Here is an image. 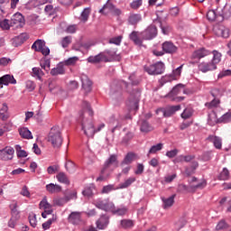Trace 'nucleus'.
<instances>
[{
  "label": "nucleus",
  "mask_w": 231,
  "mask_h": 231,
  "mask_svg": "<svg viewBox=\"0 0 231 231\" xmlns=\"http://www.w3.org/2000/svg\"><path fill=\"white\" fill-rule=\"evenodd\" d=\"M65 168L67 169L68 172H73L75 171V162L68 161L65 164Z\"/></svg>",
  "instance_id": "obj_63"
},
{
  "label": "nucleus",
  "mask_w": 231,
  "mask_h": 231,
  "mask_svg": "<svg viewBox=\"0 0 231 231\" xmlns=\"http://www.w3.org/2000/svg\"><path fill=\"white\" fill-rule=\"evenodd\" d=\"M9 208L11 210L12 217L15 219H19V217H21V216H19V210H17V202L10 204Z\"/></svg>",
  "instance_id": "obj_32"
},
{
  "label": "nucleus",
  "mask_w": 231,
  "mask_h": 231,
  "mask_svg": "<svg viewBox=\"0 0 231 231\" xmlns=\"http://www.w3.org/2000/svg\"><path fill=\"white\" fill-rule=\"evenodd\" d=\"M68 221L71 225H82V223H84L82 221V213L79 211L71 212L68 217Z\"/></svg>",
  "instance_id": "obj_12"
},
{
  "label": "nucleus",
  "mask_w": 231,
  "mask_h": 231,
  "mask_svg": "<svg viewBox=\"0 0 231 231\" xmlns=\"http://www.w3.org/2000/svg\"><path fill=\"white\" fill-rule=\"evenodd\" d=\"M142 32H138L136 31H134L130 33L129 39L132 41L136 46H142V43L143 41L142 40Z\"/></svg>",
  "instance_id": "obj_20"
},
{
  "label": "nucleus",
  "mask_w": 231,
  "mask_h": 231,
  "mask_svg": "<svg viewBox=\"0 0 231 231\" xmlns=\"http://www.w3.org/2000/svg\"><path fill=\"white\" fill-rule=\"evenodd\" d=\"M220 103L221 101L215 97L212 101L206 103L205 106L208 109H214V107H217Z\"/></svg>",
  "instance_id": "obj_48"
},
{
  "label": "nucleus",
  "mask_w": 231,
  "mask_h": 231,
  "mask_svg": "<svg viewBox=\"0 0 231 231\" xmlns=\"http://www.w3.org/2000/svg\"><path fill=\"white\" fill-rule=\"evenodd\" d=\"M199 165L198 162H191L190 167L185 169V174H187V176H191V174H194V171L198 169Z\"/></svg>",
  "instance_id": "obj_37"
},
{
  "label": "nucleus",
  "mask_w": 231,
  "mask_h": 231,
  "mask_svg": "<svg viewBox=\"0 0 231 231\" xmlns=\"http://www.w3.org/2000/svg\"><path fill=\"white\" fill-rule=\"evenodd\" d=\"M116 155H111L108 160L106 161L105 165H104V169L107 170V168L110 165H113V163H116Z\"/></svg>",
  "instance_id": "obj_49"
},
{
  "label": "nucleus",
  "mask_w": 231,
  "mask_h": 231,
  "mask_svg": "<svg viewBox=\"0 0 231 231\" xmlns=\"http://www.w3.org/2000/svg\"><path fill=\"white\" fill-rule=\"evenodd\" d=\"M180 116L184 120H188V118H190V116H192V109L185 108Z\"/></svg>",
  "instance_id": "obj_56"
},
{
  "label": "nucleus",
  "mask_w": 231,
  "mask_h": 231,
  "mask_svg": "<svg viewBox=\"0 0 231 231\" xmlns=\"http://www.w3.org/2000/svg\"><path fill=\"white\" fill-rule=\"evenodd\" d=\"M199 71L201 73H208V71H214L217 69V66H215L212 61H202L198 66Z\"/></svg>",
  "instance_id": "obj_11"
},
{
  "label": "nucleus",
  "mask_w": 231,
  "mask_h": 231,
  "mask_svg": "<svg viewBox=\"0 0 231 231\" xmlns=\"http://www.w3.org/2000/svg\"><path fill=\"white\" fill-rule=\"evenodd\" d=\"M68 203V199L66 197H58L53 199V205L55 207H64Z\"/></svg>",
  "instance_id": "obj_36"
},
{
  "label": "nucleus",
  "mask_w": 231,
  "mask_h": 231,
  "mask_svg": "<svg viewBox=\"0 0 231 231\" xmlns=\"http://www.w3.org/2000/svg\"><path fill=\"white\" fill-rule=\"evenodd\" d=\"M46 190L50 194H58L59 192H62V187L58 184L50 183L46 185Z\"/></svg>",
  "instance_id": "obj_23"
},
{
  "label": "nucleus",
  "mask_w": 231,
  "mask_h": 231,
  "mask_svg": "<svg viewBox=\"0 0 231 231\" xmlns=\"http://www.w3.org/2000/svg\"><path fill=\"white\" fill-rule=\"evenodd\" d=\"M140 131L141 133H151V131H152V126L149 122L142 120L140 121Z\"/></svg>",
  "instance_id": "obj_28"
},
{
  "label": "nucleus",
  "mask_w": 231,
  "mask_h": 231,
  "mask_svg": "<svg viewBox=\"0 0 231 231\" xmlns=\"http://www.w3.org/2000/svg\"><path fill=\"white\" fill-rule=\"evenodd\" d=\"M47 142L51 145V147H53V149H60V147H62V142H64V139L62 138L60 127L53 126L51 128L47 136Z\"/></svg>",
  "instance_id": "obj_1"
},
{
  "label": "nucleus",
  "mask_w": 231,
  "mask_h": 231,
  "mask_svg": "<svg viewBox=\"0 0 231 231\" xmlns=\"http://www.w3.org/2000/svg\"><path fill=\"white\" fill-rule=\"evenodd\" d=\"M113 10H115V5L107 1L106 4L104 5L103 8L99 10V14H103V15H107L108 14H113Z\"/></svg>",
  "instance_id": "obj_21"
},
{
  "label": "nucleus",
  "mask_w": 231,
  "mask_h": 231,
  "mask_svg": "<svg viewBox=\"0 0 231 231\" xmlns=\"http://www.w3.org/2000/svg\"><path fill=\"white\" fill-rule=\"evenodd\" d=\"M19 134L22 138H24L25 140H32V138H33V136L32 135V132L26 127L20 128Z\"/></svg>",
  "instance_id": "obj_29"
},
{
  "label": "nucleus",
  "mask_w": 231,
  "mask_h": 231,
  "mask_svg": "<svg viewBox=\"0 0 231 231\" xmlns=\"http://www.w3.org/2000/svg\"><path fill=\"white\" fill-rule=\"evenodd\" d=\"M109 44H116V46H120V44H122V36L111 38L109 40Z\"/></svg>",
  "instance_id": "obj_61"
},
{
  "label": "nucleus",
  "mask_w": 231,
  "mask_h": 231,
  "mask_svg": "<svg viewBox=\"0 0 231 231\" xmlns=\"http://www.w3.org/2000/svg\"><path fill=\"white\" fill-rule=\"evenodd\" d=\"M158 35V29L155 25H149L143 32H141L143 41H152Z\"/></svg>",
  "instance_id": "obj_7"
},
{
  "label": "nucleus",
  "mask_w": 231,
  "mask_h": 231,
  "mask_svg": "<svg viewBox=\"0 0 231 231\" xmlns=\"http://www.w3.org/2000/svg\"><path fill=\"white\" fill-rule=\"evenodd\" d=\"M112 190H115V185L108 184V185L103 187L101 193L102 194H109V192H112Z\"/></svg>",
  "instance_id": "obj_58"
},
{
  "label": "nucleus",
  "mask_w": 231,
  "mask_h": 231,
  "mask_svg": "<svg viewBox=\"0 0 231 231\" xmlns=\"http://www.w3.org/2000/svg\"><path fill=\"white\" fill-rule=\"evenodd\" d=\"M172 80H175L173 78H172V75L171 74H169V75H165L163 76L160 80V84L161 86H163V84H167V82H172Z\"/></svg>",
  "instance_id": "obj_50"
},
{
  "label": "nucleus",
  "mask_w": 231,
  "mask_h": 231,
  "mask_svg": "<svg viewBox=\"0 0 231 231\" xmlns=\"http://www.w3.org/2000/svg\"><path fill=\"white\" fill-rule=\"evenodd\" d=\"M65 197L68 202L71 201V199H77V190L68 189L65 193Z\"/></svg>",
  "instance_id": "obj_46"
},
{
  "label": "nucleus",
  "mask_w": 231,
  "mask_h": 231,
  "mask_svg": "<svg viewBox=\"0 0 231 231\" xmlns=\"http://www.w3.org/2000/svg\"><path fill=\"white\" fill-rule=\"evenodd\" d=\"M228 224L225 220H221L216 226V230H226L228 228Z\"/></svg>",
  "instance_id": "obj_59"
},
{
  "label": "nucleus",
  "mask_w": 231,
  "mask_h": 231,
  "mask_svg": "<svg viewBox=\"0 0 231 231\" xmlns=\"http://www.w3.org/2000/svg\"><path fill=\"white\" fill-rule=\"evenodd\" d=\"M0 118L2 120H7L8 118V105L6 103H4L0 108Z\"/></svg>",
  "instance_id": "obj_39"
},
{
  "label": "nucleus",
  "mask_w": 231,
  "mask_h": 231,
  "mask_svg": "<svg viewBox=\"0 0 231 231\" xmlns=\"http://www.w3.org/2000/svg\"><path fill=\"white\" fill-rule=\"evenodd\" d=\"M116 57V50H106L96 56L88 58V62H111Z\"/></svg>",
  "instance_id": "obj_2"
},
{
  "label": "nucleus",
  "mask_w": 231,
  "mask_h": 231,
  "mask_svg": "<svg viewBox=\"0 0 231 231\" xmlns=\"http://www.w3.org/2000/svg\"><path fill=\"white\" fill-rule=\"evenodd\" d=\"M25 23L24 16L21 13L14 14L11 18V26H16V28H23Z\"/></svg>",
  "instance_id": "obj_10"
},
{
  "label": "nucleus",
  "mask_w": 231,
  "mask_h": 231,
  "mask_svg": "<svg viewBox=\"0 0 231 231\" xmlns=\"http://www.w3.org/2000/svg\"><path fill=\"white\" fill-rule=\"evenodd\" d=\"M231 122V112L224 114L221 117L217 118V115L215 111H212L208 115V124L214 125V124H228Z\"/></svg>",
  "instance_id": "obj_4"
},
{
  "label": "nucleus",
  "mask_w": 231,
  "mask_h": 231,
  "mask_svg": "<svg viewBox=\"0 0 231 231\" xmlns=\"http://www.w3.org/2000/svg\"><path fill=\"white\" fill-rule=\"evenodd\" d=\"M162 149H163V143H162L152 145L148 152V156L149 154H156V152L162 151Z\"/></svg>",
  "instance_id": "obj_43"
},
{
  "label": "nucleus",
  "mask_w": 231,
  "mask_h": 231,
  "mask_svg": "<svg viewBox=\"0 0 231 231\" xmlns=\"http://www.w3.org/2000/svg\"><path fill=\"white\" fill-rule=\"evenodd\" d=\"M207 141L213 143L215 149L221 150L223 147V139L221 137L211 134L207 137Z\"/></svg>",
  "instance_id": "obj_16"
},
{
  "label": "nucleus",
  "mask_w": 231,
  "mask_h": 231,
  "mask_svg": "<svg viewBox=\"0 0 231 231\" xmlns=\"http://www.w3.org/2000/svg\"><path fill=\"white\" fill-rule=\"evenodd\" d=\"M58 181L60 183H64L65 185H69V179H68V176L64 172H60L56 176Z\"/></svg>",
  "instance_id": "obj_40"
},
{
  "label": "nucleus",
  "mask_w": 231,
  "mask_h": 231,
  "mask_svg": "<svg viewBox=\"0 0 231 231\" xmlns=\"http://www.w3.org/2000/svg\"><path fill=\"white\" fill-rule=\"evenodd\" d=\"M9 84H17V80L14 76L6 74L0 78V86H8Z\"/></svg>",
  "instance_id": "obj_19"
},
{
  "label": "nucleus",
  "mask_w": 231,
  "mask_h": 231,
  "mask_svg": "<svg viewBox=\"0 0 231 231\" xmlns=\"http://www.w3.org/2000/svg\"><path fill=\"white\" fill-rule=\"evenodd\" d=\"M29 222L31 226L35 228V226H37V216L35 214L29 215Z\"/></svg>",
  "instance_id": "obj_60"
},
{
  "label": "nucleus",
  "mask_w": 231,
  "mask_h": 231,
  "mask_svg": "<svg viewBox=\"0 0 231 231\" xmlns=\"http://www.w3.org/2000/svg\"><path fill=\"white\" fill-rule=\"evenodd\" d=\"M208 55H210V51L205 49V48H200L197 51H195L192 53V59H205V57H208Z\"/></svg>",
  "instance_id": "obj_18"
},
{
  "label": "nucleus",
  "mask_w": 231,
  "mask_h": 231,
  "mask_svg": "<svg viewBox=\"0 0 231 231\" xmlns=\"http://www.w3.org/2000/svg\"><path fill=\"white\" fill-rule=\"evenodd\" d=\"M207 17L208 21H219L217 20V14L215 10H209L207 14Z\"/></svg>",
  "instance_id": "obj_53"
},
{
  "label": "nucleus",
  "mask_w": 231,
  "mask_h": 231,
  "mask_svg": "<svg viewBox=\"0 0 231 231\" xmlns=\"http://www.w3.org/2000/svg\"><path fill=\"white\" fill-rule=\"evenodd\" d=\"M218 180L221 181H226V180H230V171L226 168H223L222 171L218 176Z\"/></svg>",
  "instance_id": "obj_42"
},
{
  "label": "nucleus",
  "mask_w": 231,
  "mask_h": 231,
  "mask_svg": "<svg viewBox=\"0 0 231 231\" xmlns=\"http://www.w3.org/2000/svg\"><path fill=\"white\" fill-rule=\"evenodd\" d=\"M162 48L164 53H176L178 51V47L171 42H164Z\"/></svg>",
  "instance_id": "obj_17"
},
{
  "label": "nucleus",
  "mask_w": 231,
  "mask_h": 231,
  "mask_svg": "<svg viewBox=\"0 0 231 231\" xmlns=\"http://www.w3.org/2000/svg\"><path fill=\"white\" fill-rule=\"evenodd\" d=\"M15 149L18 158H26V156H28L26 151L21 150V145L16 144Z\"/></svg>",
  "instance_id": "obj_51"
},
{
  "label": "nucleus",
  "mask_w": 231,
  "mask_h": 231,
  "mask_svg": "<svg viewBox=\"0 0 231 231\" xmlns=\"http://www.w3.org/2000/svg\"><path fill=\"white\" fill-rule=\"evenodd\" d=\"M112 214L116 216H125L127 214V208H116V206H114V209L112 210Z\"/></svg>",
  "instance_id": "obj_38"
},
{
  "label": "nucleus",
  "mask_w": 231,
  "mask_h": 231,
  "mask_svg": "<svg viewBox=\"0 0 231 231\" xmlns=\"http://www.w3.org/2000/svg\"><path fill=\"white\" fill-rule=\"evenodd\" d=\"M98 230H106L109 226V216L102 214L96 222Z\"/></svg>",
  "instance_id": "obj_14"
},
{
  "label": "nucleus",
  "mask_w": 231,
  "mask_h": 231,
  "mask_svg": "<svg viewBox=\"0 0 231 231\" xmlns=\"http://www.w3.org/2000/svg\"><path fill=\"white\" fill-rule=\"evenodd\" d=\"M25 41H28V34L22 33L14 39L13 44L15 47L21 46V44H23L25 42Z\"/></svg>",
  "instance_id": "obj_26"
},
{
  "label": "nucleus",
  "mask_w": 231,
  "mask_h": 231,
  "mask_svg": "<svg viewBox=\"0 0 231 231\" xmlns=\"http://www.w3.org/2000/svg\"><path fill=\"white\" fill-rule=\"evenodd\" d=\"M95 194H97V187L95 184H90L88 189V196H95Z\"/></svg>",
  "instance_id": "obj_64"
},
{
  "label": "nucleus",
  "mask_w": 231,
  "mask_h": 231,
  "mask_svg": "<svg viewBox=\"0 0 231 231\" xmlns=\"http://www.w3.org/2000/svg\"><path fill=\"white\" fill-rule=\"evenodd\" d=\"M57 220V217H52V218H50L48 221L44 222L42 224V228L43 230H48L50 229V227L51 226L53 221H56Z\"/></svg>",
  "instance_id": "obj_57"
},
{
  "label": "nucleus",
  "mask_w": 231,
  "mask_h": 231,
  "mask_svg": "<svg viewBox=\"0 0 231 231\" xmlns=\"http://www.w3.org/2000/svg\"><path fill=\"white\" fill-rule=\"evenodd\" d=\"M180 93H187L183 85H177L175 86L172 90L170 92V97H174L176 95H180Z\"/></svg>",
  "instance_id": "obj_30"
},
{
  "label": "nucleus",
  "mask_w": 231,
  "mask_h": 231,
  "mask_svg": "<svg viewBox=\"0 0 231 231\" xmlns=\"http://www.w3.org/2000/svg\"><path fill=\"white\" fill-rule=\"evenodd\" d=\"M180 109H181V106L180 105L168 106L166 108H158L156 110V115H162L164 118H169V116H172V115L177 111H180Z\"/></svg>",
  "instance_id": "obj_8"
},
{
  "label": "nucleus",
  "mask_w": 231,
  "mask_h": 231,
  "mask_svg": "<svg viewBox=\"0 0 231 231\" xmlns=\"http://www.w3.org/2000/svg\"><path fill=\"white\" fill-rule=\"evenodd\" d=\"M213 32L217 37H223L224 39H228L230 37V30L223 25L215 26Z\"/></svg>",
  "instance_id": "obj_13"
},
{
  "label": "nucleus",
  "mask_w": 231,
  "mask_h": 231,
  "mask_svg": "<svg viewBox=\"0 0 231 231\" xmlns=\"http://www.w3.org/2000/svg\"><path fill=\"white\" fill-rule=\"evenodd\" d=\"M134 160H138V155L134 152H128L124 161L122 162L121 165H131Z\"/></svg>",
  "instance_id": "obj_22"
},
{
  "label": "nucleus",
  "mask_w": 231,
  "mask_h": 231,
  "mask_svg": "<svg viewBox=\"0 0 231 231\" xmlns=\"http://www.w3.org/2000/svg\"><path fill=\"white\" fill-rule=\"evenodd\" d=\"M70 43H71V36L63 37L60 42L62 48H68V46H69Z\"/></svg>",
  "instance_id": "obj_55"
},
{
  "label": "nucleus",
  "mask_w": 231,
  "mask_h": 231,
  "mask_svg": "<svg viewBox=\"0 0 231 231\" xmlns=\"http://www.w3.org/2000/svg\"><path fill=\"white\" fill-rule=\"evenodd\" d=\"M93 205L99 210H104V212H111L112 214L113 210H115V203L109 199H97L93 201Z\"/></svg>",
  "instance_id": "obj_3"
},
{
  "label": "nucleus",
  "mask_w": 231,
  "mask_h": 231,
  "mask_svg": "<svg viewBox=\"0 0 231 231\" xmlns=\"http://www.w3.org/2000/svg\"><path fill=\"white\" fill-rule=\"evenodd\" d=\"M77 60H79L78 57H72V58H69L67 60H65L64 62H61L63 64V66H74V64L77 63Z\"/></svg>",
  "instance_id": "obj_54"
},
{
  "label": "nucleus",
  "mask_w": 231,
  "mask_h": 231,
  "mask_svg": "<svg viewBox=\"0 0 231 231\" xmlns=\"http://www.w3.org/2000/svg\"><path fill=\"white\" fill-rule=\"evenodd\" d=\"M46 45V42L42 40H37L32 45V49L35 50V51H41V50Z\"/></svg>",
  "instance_id": "obj_41"
},
{
  "label": "nucleus",
  "mask_w": 231,
  "mask_h": 231,
  "mask_svg": "<svg viewBox=\"0 0 231 231\" xmlns=\"http://www.w3.org/2000/svg\"><path fill=\"white\" fill-rule=\"evenodd\" d=\"M222 17L229 19L231 17V5L226 4L222 9Z\"/></svg>",
  "instance_id": "obj_45"
},
{
  "label": "nucleus",
  "mask_w": 231,
  "mask_h": 231,
  "mask_svg": "<svg viewBox=\"0 0 231 231\" xmlns=\"http://www.w3.org/2000/svg\"><path fill=\"white\" fill-rule=\"evenodd\" d=\"M140 97H142V92H140L138 89H134L126 103V106L130 111H138Z\"/></svg>",
  "instance_id": "obj_5"
},
{
  "label": "nucleus",
  "mask_w": 231,
  "mask_h": 231,
  "mask_svg": "<svg viewBox=\"0 0 231 231\" xmlns=\"http://www.w3.org/2000/svg\"><path fill=\"white\" fill-rule=\"evenodd\" d=\"M212 54H213V58L211 60V63L214 64L215 66H217L221 62L222 54L217 51H213Z\"/></svg>",
  "instance_id": "obj_34"
},
{
  "label": "nucleus",
  "mask_w": 231,
  "mask_h": 231,
  "mask_svg": "<svg viewBox=\"0 0 231 231\" xmlns=\"http://www.w3.org/2000/svg\"><path fill=\"white\" fill-rule=\"evenodd\" d=\"M144 70L148 75H162L165 71V64L162 61H158L154 64L144 66Z\"/></svg>",
  "instance_id": "obj_6"
},
{
  "label": "nucleus",
  "mask_w": 231,
  "mask_h": 231,
  "mask_svg": "<svg viewBox=\"0 0 231 231\" xmlns=\"http://www.w3.org/2000/svg\"><path fill=\"white\" fill-rule=\"evenodd\" d=\"M134 181H136V178L130 177L127 180H125L124 182L119 184V189H128V187H131L133 183H134Z\"/></svg>",
  "instance_id": "obj_35"
},
{
  "label": "nucleus",
  "mask_w": 231,
  "mask_h": 231,
  "mask_svg": "<svg viewBox=\"0 0 231 231\" xmlns=\"http://www.w3.org/2000/svg\"><path fill=\"white\" fill-rule=\"evenodd\" d=\"M79 123L81 131H83L84 134H88V131L86 130V127H88V119L84 117V112H80L79 114Z\"/></svg>",
  "instance_id": "obj_31"
},
{
  "label": "nucleus",
  "mask_w": 231,
  "mask_h": 231,
  "mask_svg": "<svg viewBox=\"0 0 231 231\" xmlns=\"http://www.w3.org/2000/svg\"><path fill=\"white\" fill-rule=\"evenodd\" d=\"M140 21H142V15L139 14H130V16L128 17V23L132 26H135V24H138Z\"/></svg>",
  "instance_id": "obj_27"
},
{
  "label": "nucleus",
  "mask_w": 231,
  "mask_h": 231,
  "mask_svg": "<svg viewBox=\"0 0 231 231\" xmlns=\"http://www.w3.org/2000/svg\"><path fill=\"white\" fill-rule=\"evenodd\" d=\"M174 198H176V195H171V197L165 199V198H162V208L167 209V208H171V207H172L174 205Z\"/></svg>",
  "instance_id": "obj_25"
},
{
  "label": "nucleus",
  "mask_w": 231,
  "mask_h": 231,
  "mask_svg": "<svg viewBox=\"0 0 231 231\" xmlns=\"http://www.w3.org/2000/svg\"><path fill=\"white\" fill-rule=\"evenodd\" d=\"M40 208H42L43 210H48L49 208H51V205L48 203V199H46V197H44L40 202Z\"/></svg>",
  "instance_id": "obj_52"
},
{
  "label": "nucleus",
  "mask_w": 231,
  "mask_h": 231,
  "mask_svg": "<svg viewBox=\"0 0 231 231\" xmlns=\"http://www.w3.org/2000/svg\"><path fill=\"white\" fill-rule=\"evenodd\" d=\"M15 150L12 146H6L5 148L0 150V160L4 162H8V160L14 159V153Z\"/></svg>",
  "instance_id": "obj_9"
},
{
  "label": "nucleus",
  "mask_w": 231,
  "mask_h": 231,
  "mask_svg": "<svg viewBox=\"0 0 231 231\" xmlns=\"http://www.w3.org/2000/svg\"><path fill=\"white\" fill-rule=\"evenodd\" d=\"M211 95L215 98H220V97L223 95V90H221L220 88H213L211 90Z\"/></svg>",
  "instance_id": "obj_62"
},
{
  "label": "nucleus",
  "mask_w": 231,
  "mask_h": 231,
  "mask_svg": "<svg viewBox=\"0 0 231 231\" xmlns=\"http://www.w3.org/2000/svg\"><path fill=\"white\" fill-rule=\"evenodd\" d=\"M104 127H106V124L102 123L100 124L98 126H95V123H89L88 124V138H93L95 136V134H97V133H100V131H102V129H104Z\"/></svg>",
  "instance_id": "obj_15"
},
{
  "label": "nucleus",
  "mask_w": 231,
  "mask_h": 231,
  "mask_svg": "<svg viewBox=\"0 0 231 231\" xmlns=\"http://www.w3.org/2000/svg\"><path fill=\"white\" fill-rule=\"evenodd\" d=\"M65 73L66 70L64 69V63L62 62L59 63L56 68L51 70V75H52V77H57V75H64Z\"/></svg>",
  "instance_id": "obj_24"
},
{
  "label": "nucleus",
  "mask_w": 231,
  "mask_h": 231,
  "mask_svg": "<svg viewBox=\"0 0 231 231\" xmlns=\"http://www.w3.org/2000/svg\"><path fill=\"white\" fill-rule=\"evenodd\" d=\"M120 225L125 230H129L134 226V221L131 219H123L121 220Z\"/></svg>",
  "instance_id": "obj_33"
},
{
  "label": "nucleus",
  "mask_w": 231,
  "mask_h": 231,
  "mask_svg": "<svg viewBox=\"0 0 231 231\" xmlns=\"http://www.w3.org/2000/svg\"><path fill=\"white\" fill-rule=\"evenodd\" d=\"M32 77H36L38 80H41L44 77V72L40 68L34 67L32 68Z\"/></svg>",
  "instance_id": "obj_47"
},
{
  "label": "nucleus",
  "mask_w": 231,
  "mask_h": 231,
  "mask_svg": "<svg viewBox=\"0 0 231 231\" xmlns=\"http://www.w3.org/2000/svg\"><path fill=\"white\" fill-rule=\"evenodd\" d=\"M182 70H183V64L172 70V73L171 75L173 78V80H178V79L181 77Z\"/></svg>",
  "instance_id": "obj_44"
}]
</instances>
